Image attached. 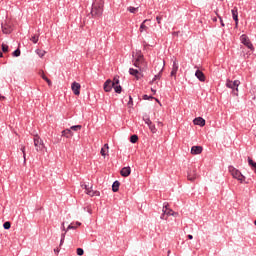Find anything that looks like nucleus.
<instances>
[{"instance_id":"obj_1","label":"nucleus","mask_w":256,"mask_h":256,"mask_svg":"<svg viewBox=\"0 0 256 256\" xmlns=\"http://www.w3.org/2000/svg\"><path fill=\"white\" fill-rule=\"evenodd\" d=\"M133 65L137 69L130 68L129 73L139 81V79H143L145 75L143 74L144 71H147V61H145V56H143V53L141 51L133 52Z\"/></svg>"},{"instance_id":"obj_2","label":"nucleus","mask_w":256,"mask_h":256,"mask_svg":"<svg viewBox=\"0 0 256 256\" xmlns=\"http://www.w3.org/2000/svg\"><path fill=\"white\" fill-rule=\"evenodd\" d=\"M104 0H95L92 4L91 15L92 17H101L103 15Z\"/></svg>"},{"instance_id":"obj_3","label":"nucleus","mask_w":256,"mask_h":256,"mask_svg":"<svg viewBox=\"0 0 256 256\" xmlns=\"http://www.w3.org/2000/svg\"><path fill=\"white\" fill-rule=\"evenodd\" d=\"M33 141H34L35 150L38 153L42 152L44 149L47 150V148L45 147V142H43V139H41L39 135H35L33 138Z\"/></svg>"},{"instance_id":"obj_4","label":"nucleus","mask_w":256,"mask_h":256,"mask_svg":"<svg viewBox=\"0 0 256 256\" xmlns=\"http://www.w3.org/2000/svg\"><path fill=\"white\" fill-rule=\"evenodd\" d=\"M229 172L231 173L234 179H237V181H240V183H245V176L241 173V171H239L233 166H230Z\"/></svg>"},{"instance_id":"obj_5","label":"nucleus","mask_w":256,"mask_h":256,"mask_svg":"<svg viewBox=\"0 0 256 256\" xmlns=\"http://www.w3.org/2000/svg\"><path fill=\"white\" fill-rule=\"evenodd\" d=\"M175 216L178 215V213H176L175 211H173L172 209L169 208L168 205H165L162 209V215L160 216V219H163L164 221H167V219L170 216Z\"/></svg>"},{"instance_id":"obj_6","label":"nucleus","mask_w":256,"mask_h":256,"mask_svg":"<svg viewBox=\"0 0 256 256\" xmlns=\"http://www.w3.org/2000/svg\"><path fill=\"white\" fill-rule=\"evenodd\" d=\"M83 189H85L86 195H89V197H100L101 192L97 190H93V186H88L87 184L82 185Z\"/></svg>"},{"instance_id":"obj_7","label":"nucleus","mask_w":256,"mask_h":256,"mask_svg":"<svg viewBox=\"0 0 256 256\" xmlns=\"http://www.w3.org/2000/svg\"><path fill=\"white\" fill-rule=\"evenodd\" d=\"M239 85H241V82L239 80H235V81H231V80H227L226 81V87H228V89H236V92L233 91L234 95H239Z\"/></svg>"},{"instance_id":"obj_8","label":"nucleus","mask_w":256,"mask_h":256,"mask_svg":"<svg viewBox=\"0 0 256 256\" xmlns=\"http://www.w3.org/2000/svg\"><path fill=\"white\" fill-rule=\"evenodd\" d=\"M240 41H241V43H243V45L248 47V49L253 50V44L251 43V41L249 40V37H247V35L243 34L240 37Z\"/></svg>"},{"instance_id":"obj_9","label":"nucleus","mask_w":256,"mask_h":256,"mask_svg":"<svg viewBox=\"0 0 256 256\" xmlns=\"http://www.w3.org/2000/svg\"><path fill=\"white\" fill-rule=\"evenodd\" d=\"M114 88L113 86V80L108 79L105 81L103 89L105 91V93H111V90Z\"/></svg>"},{"instance_id":"obj_10","label":"nucleus","mask_w":256,"mask_h":256,"mask_svg":"<svg viewBox=\"0 0 256 256\" xmlns=\"http://www.w3.org/2000/svg\"><path fill=\"white\" fill-rule=\"evenodd\" d=\"M177 71H179V64L177 63V60L175 59L173 61V65H172V71L170 73L171 77H174V79L177 78Z\"/></svg>"},{"instance_id":"obj_11","label":"nucleus","mask_w":256,"mask_h":256,"mask_svg":"<svg viewBox=\"0 0 256 256\" xmlns=\"http://www.w3.org/2000/svg\"><path fill=\"white\" fill-rule=\"evenodd\" d=\"M71 89H72L74 95H81V84H79L77 82H73Z\"/></svg>"},{"instance_id":"obj_12","label":"nucleus","mask_w":256,"mask_h":256,"mask_svg":"<svg viewBox=\"0 0 256 256\" xmlns=\"http://www.w3.org/2000/svg\"><path fill=\"white\" fill-rule=\"evenodd\" d=\"M187 179L188 181H195V179H197V170L190 168L188 170Z\"/></svg>"},{"instance_id":"obj_13","label":"nucleus","mask_w":256,"mask_h":256,"mask_svg":"<svg viewBox=\"0 0 256 256\" xmlns=\"http://www.w3.org/2000/svg\"><path fill=\"white\" fill-rule=\"evenodd\" d=\"M146 125H148L151 133H157V128L155 127V124L151 121V119L147 118L145 119Z\"/></svg>"},{"instance_id":"obj_14","label":"nucleus","mask_w":256,"mask_h":256,"mask_svg":"<svg viewBox=\"0 0 256 256\" xmlns=\"http://www.w3.org/2000/svg\"><path fill=\"white\" fill-rule=\"evenodd\" d=\"M231 13H232V17H233L236 27H237V25H239V12L237 10V7H234V9H232Z\"/></svg>"},{"instance_id":"obj_15","label":"nucleus","mask_w":256,"mask_h":256,"mask_svg":"<svg viewBox=\"0 0 256 256\" xmlns=\"http://www.w3.org/2000/svg\"><path fill=\"white\" fill-rule=\"evenodd\" d=\"M203 153V147L201 146H192L191 154L192 155H201Z\"/></svg>"},{"instance_id":"obj_16","label":"nucleus","mask_w":256,"mask_h":256,"mask_svg":"<svg viewBox=\"0 0 256 256\" xmlns=\"http://www.w3.org/2000/svg\"><path fill=\"white\" fill-rule=\"evenodd\" d=\"M100 154L102 157H107V155H109V144H104V146L101 148Z\"/></svg>"},{"instance_id":"obj_17","label":"nucleus","mask_w":256,"mask_h":256,"mask_svg":"<svg viewBox=\"0 0 256 256\" xmlns=\"http://www.w3.org/2000/svg\"><path fill=\"white\" fill-rule=\"evenodd\" d=\"M195 77H197V79H199V81H201L202 83L205 82V74L201 70H197L195 72Z\"/></svg>"},{"instance_id":"obj_18","label":"nucleus","mask_w":256,"mask_h":256,"mask_svg":"<svg viewBox=\"0 0 256 256\" xmlns=\"http://www.w3.org/2000/svg\"><path fill=\"white\" fill-rule=\"evenodd\" d=\"M194 125H199L200 127H205V119L198 117L193 120Z\"/></svg>"},{"instance_id":"obj_19","label":"nucleus","mask_w":256,"mask_h":256,"mask_svg":"<svg viewBox=\"0 0 256 256\" xmlns=\"http://www.w3.org/2000/svg\"><path fill=\"white\" fill-rule=\"evenodd\" d=\"M120 173H121L122 177H129V175H131V167L122 168Z\"/></svg>"},{"instance_id":"obj_20","label":"nucleus","mask_w":256,"mask_h":256,"mask_svg":"<svg viewBox=\"0 0 256 256\" xmlns=\"http://www.w3.org/2000/svg\"><path fill=\"white\" fill-rule=\"evenodd\" d=\"M62 137H66V139H71V137H73V131H71V129L63 130Z\"/></svg>"},{"instance_id":"obj_21","label":"nucleus","mask_w":256,"mask_h":256,"mask_svg":"<svg viewBox=\"0 0 256 256\" xmlns=\"http://www.w3.org/2000/svg\"><path fill=\"white\" fill-rule=\"evenodd\" d=\"M2 31H3V33H5V35H9V33H11V31H13V28H11V25H9V24H4V25H2Z\"/></svg>"},{"instance_id":"obj_22","label":"nucleus","mask_w":256,"mask_h":256,"mask_svg":"<svg viewBox=\"0 0 256 256\" xmlns=\"http://www.w3.org/2000/svg\"><path fill=\"white\" fill-rule=\"evenodd\" d=\"M36 55H38V57H40L41 59H43V57H45V55H47V51L45 50H41V49H36L35 50Z\"/></svg>"},{"instance_id":"obj_23","label":"nucleus","mask_w":256,"mask_h":256,"mask_svg":"<svg viewBox=\"0 0 256 256\" xmlns=\"http://www.w3.org/2000/svg\"><path fill=\"white\" fill-rule=\"evenodd\" d=\"M147 21H149V19L144 20L143 23L140 25V33H143L144 31H147V29H149V27L145 25Z\"/></svg>"},{"instance_id":"obj_24","label":"nucleus","mask_w":256,"mask_h":256,"mask_svg":"<svg viewBox=\"0 0 256 256\" xmlns=\"http://www.w3.org/2000/svg\"><path fill=\"white\" fill-rule=\"evenodd\" d=\"M121 185V183H119V181H115L112 185V191L114 193H117V191H119V186Z\"/></svg>"},{"instance_id":"obj_25","label":"nucleus","mask_w":256,"mask_h":256,"mask_svg":"<svg viewBox=\"0 0 256 256\" xmlns=\"http://www.w3.org/2000/svg\"><path fill=\"white\" fill-rule=\"evenodd\" d=\"M81 129H83V126L81 125H75V126H71L70 127V131H81Z\"/></svg>"},{"instance_id":"obj_26","label":"nucleus","mask_w":256,"mask_h":256,"mask_svg":"<svg viewBox=\"0 0 256 256\" xmlns=\"http://www.w3.org/2000/svg\"><path fill=\"white\" fill-rule=\"evenodd\" d=\"M30 41H32V43L36 44L39 42V34H35L34 36H32L30 38Z\"/></svg>"},{"instance_id":"obj_27","label":"nucleus","mask_w":256,"mask_h":256,"mask_svg":"<svg viewBox=\"0 0 256 256\" xmlns=\"http://www.w3.org/2000/svg\"><path fill=\"white\" fill-rule=\"evenodd\" d=\"M138 10L139 8H135L133 6L127 8V11H129L130 13H137Z\"/></svg>"},{"instance_id":"obj_28","label":"nucleus","mask_w":256,"mask_h":256,"mask_svg":"<svg viewBox=\"0 0 256 256\" xmlns=\"http://www.w3.org/2000/svg\"><path fill=\"white\" fill-rule=\"evenodd\" d=\"M2 51L3 53H8L9 52V46L5 43L2 44Z\"/></svg>"},{"instance_id":"obj_29","label":"nucleus","mask_w":256,"mask_h":256,"mask_svg":"<svg viewBox=\"0 0 256 256\" xmlns=\"http://www.w3.org/2000/svg\"><path fill=\"white\" fill-rule=\"evenodd\" d=\"M161 79V72L158 75H155L154 78L152 79V81H150V85H153L154 81H157Z\"/></svg>"},{"instance_id":"obj_30","label":"nucleus","mask_w":256,"mask_h":256,"mask_svg":"<svg viewBox=\"0 0 256 256\" xmlns=\"http://www.w3.org/2000/svg\"><path fill=\"white\" fill-rule=\"evenodd\" d=\"M21 151L23 153L24 164L27 163V154L25 153V146H22Z\"/></svg>"},{"instance_id":"obj_31","label":"nucleus","mask_w":256,"mask_h":256,"mask_svg":"<svg viewBox=\"0 0 256 256\" xmlns=\"http://www.w3.org/2000/svg\"><path fill=\"white\" fill-rule=\"evenodd\" d=\"M113 89H114L115 93H121V91H122L121 85H118V84L115 85Z\"/></svg>"},{"instance_id":"obj_32","label":"nucleus","mask_w":256,"mask_h":256,"mask_svg":"<svg viewBox=\"0 0 256 256\" xmlns=\"http://www.w3.org/2000/svg\"><path fill=\"white\" fill-rule=\"evenodd\" d=\"M130 141H131V143H135L136 141H139V136H137V135H132V136L130 137Z\"/></svg>"},{"instance_id":"obj_33","label":"nucleus","mask_w":256,"mask_h":256,"mask_svg":"<svg viewBox=\"0 0 256 256\" xmlns=\"http://www.w3.org/2000/svg\"><path fill=\"white\" fill-rule=\"evenodd\" d=\"M112 83L114 87L115 85H119V76H114Z\"/></svg>"},{"instance_id":"obj_34","label":"nucleus","mask_w":256,"mask_h":256,"mask_svg":"<svg viewBox=\"0 0 256 256\" xmlns=\"http://www.w3.org/2000/svg\"><path fill=\"white\" fill-rule=\"evenodd\" d=\"M21 55V50L20 49H16L14 52H13V57H19Z\"/></svg>"},{"instance_id":"obj_35","label":"nucleus","mask_w":256,"mask_h":256,"mask_svg":"<svg viewBox=\"0 0 256 256\" xmlns=\"http://www.w3.org/2000/svg\"><path fill=\"white\" fill-rule=\"evenodd\" d=\"M76 253H77V255H79V256H83V254L85 253V251H84L82 248H77Z\"/></svg>"},{"instance_id":"obj_36","label":"nucleus","mask_w":256,"mask_h":256,"mask_svg":"<svg viewBox=\"0 0 256 256\" xmlns=\"http://www.w3.org/2000/svg\"><path fill=\"white\" fill-rule=\"evenodd\" d=\"M4 229H11V222L7 221L3 224Z\"/></svg>"},{"instance_id":"obj_37","label":"nucleus","mask_w":256,"mask_h":256,"mask_svg":"<svg viewBox=\"0 0 256 256\" xmlns=\"http://www.w3.org/2000/svg\"><path fill=\"white\" fill-rule=\"evenodd\" d=\"M67 232L63 233L61 235V240H60V245H63V243L65 242V235H66Z\"/></svg>"},{"instance_id":"obj_38","label":"nucleus","mask_w":256,"mask_h":256,"mask_svg":"<svg viewBox=\"0 0 256 256\" xmlns=\"http://www.w3.org/2000/svg\"><path fill=\"white\" fill-rule=\"evenodd\" d=\"M162 19H163L162 16H157V17H156V21H157L158 25H161V20H162Z\"/></svg>"},{"instance_id":"obj_39","label":"nucleus","mask_w":256,"mask_h":256,"mask_svg":"<svg viewBox=\"0 0 256 256\" xmlns=\"http://www.w3.org/2000/svg\"><path fill=\"white\" fill-rule=\"evenodd\" d=\"M132 105H133V98L130 96L129 102H128V107H132Z\"/></svg>"},{"instance_id":"obj_40","label":"nucleus","mask_w":256,"mask_h":256,"mask_svg":"<svg viewBox=\"0 0 256 256\" xmlns=\"http://www.w3.org/2000/svg\"><path fill=\"white\" fill-rule=\"evenodd\" d=\"M143 99L144 100H149V99H154V97L153 96L144 95Z\"/></svg>"},{"instance_id":"obj_41","label":"nucleus","mask_w":256,"mask_h":256,"mask_svg":"<svg viewBox=\"0 0 256 256\" xmlns=\"http://www.w3.org/2000/svg\"><path fill=\"white\" fill-rule=\"evenodd\" d=\"M69 229H77V227H76V226H73V224H70V225L68 226V228H67V231H69Z\"/></svg>"},{"instance_id":"obj_42","label":"nucleus","mask_w":256,"mask_h":256,"mask_svg":"<svg viewBox=\"0 0 256 256\" xmlns=\"http://www.w3.org/2000/svg\"><path fill=\"white\" fill-rule=\"evenodd\" d=\"M41 77H42V79H44V81H47L49 79V78H47V76H45V73H43V72L41 74Z\"/></svg>"},{"instance_id":"obj_43","label":"nucleus","mask_w":256,"mask_h":256,"mask_svg":"<svg viewBox=\"0 0 256 256\" xmlns=\"http://www.w3.org/2000/svg\"><path fill=\"white\" fill-rule=\"evenodd\" d=\"M218 18L220 19L222 27H225V23H223V18H221V16H218Z\"/></svg>"},{"instance_id":"obj_44","label":"nucleus","mask_w":256,"mask_h":256,"mask_svg":"<svg viewBox=\"0 0 256 256\" xmlns=\"http://www.w3.org/2000/svg\"><path fill=\"white\" fill-rule=\"evenodd\" d=\"M46 83L49 85V87H51V85H53V83L49 80V78L46 80Z\"/></svg>"},{"instance_id":"obj_45","label":"nucleus","mask_w":256,"mask_h":256,"mask_svg":"<svg viewBox=\"0 0 256 256\" xmlns=\"http://www.w3.org/2000/svg\"><path fill=\"white\" fill-rule=\"evenodd\" d=\"M0 101H5V96L0 94Z\"/></svg>"},{"instance_id":"obj_46","label":"nucleus","mask_w":256,"mask_h":256,"mask_svg":"<svg viewBox=\"0 0 256 256\" xmlns=\"http://www.w3.org/2000/svg\"><path fill=\"white\" fill-rule=\"evenodd\" d=\"M151 91H152V93H154V95L157 93V90H155L153 88H151Z\"/></svg>"},{"instance_id":"obj_47","label":"nucleus","mask_w":256,"mask_h":256,"mask_svg":"<svg viewBox=\"0 0 256 256\" xmlns=\"http://www.w3.org/2000/svg\"><path fill=\"white\" fill-rule=\"evenodd\" d=\"M158 127H163V122H158Z\"/></svg>"},{"instance_id":"obj_48","label":"nucleus","mask_w":256,"mask_h":256,"mask_svg":"<svg viewBox=\"0 0 256 256\" xmlns=\"http://www.w3.org/2000/svg\"><path fill=\"white\" fill-rule=\"evenodd\" d=\"M153 99H155V101H156L157 103H159V105H161V102L159 101V99H157V98H153Z\"/></svg>"},{"instance_id":"obj_49","label":"nucleus","mask_w":256,"mask_h":256,"mask_svg":"<svg viewBox=\"0 0 256 256\" xmlns=\"http://www.w3.org/2000/svg\"><path fill=\"white\" fill-rule=\"evenodd\" d=\"M76 225H77L78 227H81V222H76Z\"/></svg>"},{"instance_id":"obj_50","label":"nucleus","mask_w":256,"mask_h":256,"mask_svg":"<svg viewBox=\"0 0 256 256\" xmlns=\"http://www.w3.org/2000/svg\"><path fill=\"white\" fill-rule=\"evenodd\" d=\"M188 239H193V235L189 234Z\"/></svg>"},{"instance_id":"obj_51","label":"nucleus","mask_w":256,"mask_h":256,"mask_svg":"<svg viewBox=\"0 0 256 256\" xmlns=\"http://www.w3.org/2000/svg\"><path fill=\"white\" fill-rule=\"evenodd\" d=\"M62 229L65 231V223L62 224Z\"/></svg>"},{"instance_id":"obj_52","label":"nucleus","mask_w":256,"mask_h":256,"mask_svg":"<svg viewBox=\"0 0 256 256\" xmlns=\"http://www.w3.org/2000/svg\"><path fill=\"white\" fill-rule=\"evenodd\" d=\"M54 252L55 253H59V249H54Z\"/></svg>"},{"instance_id":"obj_53","label":"nucleus","mask_w":256,"mask_h":256,"mask_svg":"<svg viewBox=\"0 0 256 256\" xmlns=\"http://www.w3.org/2000/svg\"><path fill=\"white\" fill-rule=\"evenodd\" d=\"M3 57V52L0 51V58Z\"/></svg>"},{"instance_id":"obj_54","label":"nucleus","mask_w":256,"mask_h":256,"mask_svg":"<svg viewBox=\"0 0 256 256\" xmlns=\"http://www.w3.org/2000/svg\"><path fill=\"white\" fill-rule=\"evenodd\" d=\"M170 254H171V250L168 251V255L167 256H169Z\"/></svg>"},{"instance_id":"obj_55","label":"nucleus","mask_w":256,"mask_h":256,"mask_svg":"<svg viewBox=\"0 0 256 256\" xmlns=\"http://www.w3.org/2000/svg\"><path fill=\"white\" fill-rule=\"evenodd\" d=\"M213 21H217V18H213Z\"/></svg>"}]
</instances>
